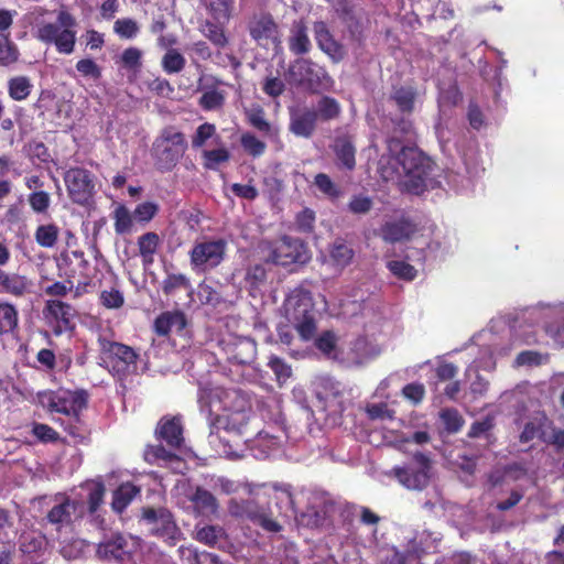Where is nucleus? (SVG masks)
<instances>
[{
  "label": "nucleus",
  "mask_w": 564,
  "mask_h": 564,
  "mask_svg": "<svg viewBox=\"0 0 564 564\" xmlns=\"http://www.w3.org/2000/svg\"><path fill=\"white\" fill-rule=\"evenodd\" d=\"M28 200L32 210L37 214L46 213L51 204L50 194L44 191H34L29 195Z\"/></svg>",
  "instance_id": "052dcab7"
},
{
  "label": "nucleus",
  "mask_w": 564,
  "mask_h": 564,
  "mask_svg": "<svg viewBox=\"0 0 564 564\" xmlns=\"http://www.w3.org/2000/svg\"><path fill=\"white\" fill-rule=\"evenodd\" d=\"M200 2L206 7L213 20L217 22L229 20L231 0H200Z\"/></svg>",
  "instance_id": "a18cd8bd"
},
{
  "label": "nucleus",
  "mask_w": 564,
  "mask_h": 564,
  "mask_svg": "<svg viewBox=\"0 0 564 564\" xmlns=\"http://www.w3.org/2000/svg\"><path fill=\"white\" fill-rule=\"evenodd\" d=\"M139 30L138 23L130 18L118 19L113 25V31L121 39H133L138 35Z\"/></svg>",
  "instance_id": "6e6d98bb"
},
{
  "label": "nucleus",
  "mask_w": 564,
  "mask_h": 564,
  "mask_svg": "<svg viewBox=\"0 0 564 564\" xmlns=\"http://www.w3.org/2000/svg\"><path fill=\"white\" fill-rule=\"evenodd\" d=\"M366 413L371 420H393L394 411L387 403H371L366 406Z\"/></svg>",
  "instance_id": "338daca9"
},
{
  "label": "nucleus",
  "mask_w": 564,
  "mask_h": 564,
  "mask_svg": "<svg viewBox=\"0 0 564 564\" xmlns=\"http://www.w3.org/2000/svg\"><path fill=\"white\" fill-rule=\"evenodd\" d=\"M417 91L412 86H401L393 89L391 100L394 101L398 109L403 113H411L414 110V104Z\"/></svg>",
  "instance_id": "c9c22d12"
},
{
  "label": "nucleus",
  "mask_w": 564,
  "mask_h": 564,
  "mask_svg": "<svg viewBox=\"0 0 564 564\" xmlns=\"http://www.w3.org/2000/svg\"><path fill=\"white\" fill-rule=\"evenodd\" d=\"M76 308L61 300H47L43 308V316L54 335L59 336L75 328Z\"/></svg>",
  "instance_id": "4468645a"
},
{
  "label": "nucleus",
  "mask_w": 564,
  "mask_h": 564,
  "mask_svg": "<svg viewBox=\"0 0 564 564\" xmlns=\"http://www.w3.org/2000/svg\"><path fill=\"white\" fill-rule=\"evenodd\" d=\"M268 366L274 372L279 382H285L292 375L291 367L280 357L271 356Z\"/></svg>",
  "instance_id": "680f3d73"
},
{
  "label": "nucleus",
  "mask_w": 564,
  "mask_h": 564,
  "mask_svg": "<svg viewBox=\"0 0 564 564\" xmlns=\"http://www.w3.org/2000/svg\"><path fill=\"white\" fill-rule=\"evenodd\" d=\"M229 516L240 521H248L269 533H279L282 525L273 518L270 506L261 505L254 499H236L228 501Z\"/></svg>",
  "instance_id": "423d86ee"
},
{
  "label": "nucleus",
  "mask_w": 564,
  "mask_h": 564,
  "mask_svg": "<svg viewBox=\"0 0 564 564\" xmlns=\"http://www.w3.org/2000/svg\"><path fill=\"white\" fill-rule=\"evenodd\" d=\"M186 326V318L182 312H164L154 321V330L160 336H166L170 332H181Z\"/></svg>",
  "instance_id": "c85d7f7f"
},
{
  "label": "nucleus",
  "mask_w": 564,
  "mask_h": 564,
  "mask_svg": "<svg viewBox=\"0 0 564 564\" xmlns=\"http://www.w3.org/2000/svg\"><path fill=\"white\" fill-rule=\"evenodd\" d=\"M99 299L100 303L110 310L120 308L124 303L123 294L116 289L104 290Z\"/></svg>",
  "instance_id": "774afa93"
},
{
  "label": "nucleus",
  "mask_w": 564,
  "mask_h": 564,
  "mask_svg": "<svg viewBox=\"0 0 564 564\" xmlns=\"http://www.w3.org/2000/svg\"><path fill=\"white\" fill-rule=\"evenodd\" d=\"M225 22H217L215 20H204L199 23V32L218 50L225 48L228 45V37L225 34Z\"/></svg>",
  "instance_id": "7c9ffc66"
},
{
  "label": "nucleus",
  "mask_w": 564,
  "mask_h": 564,
  "mask_svg": "<svg viewBox=\"0 0 564 564\" xmlns=\"http://www.w3.org/2000/svg\"><path fill=\"white\" fill-rule=\"evenodd\" d=\"M227 352L230 360L247 365L256 358L257 345L250 337H236L227 344Z\"/></svg>",
  "instance_id": "5701e85b"
},
{
  "label": "nucleus",
  "mask_w": 564,
  "mask_h": 564,
  "mask_svg": "<svg viewBox=\"0 0 564 564\" xmlns=\"http://www.w3.org/2000/svg\"><path fill=\"white\" fill-rule=\"evenodd\" d=\"M547 423V417L542 412L533 413L525 422L520 434L521 443H529L536 437H542V429Z\"/></svg>",
  "instance_id": "72a5a7b5"
},
{
  "label": "nucleus",
  "mask_w": 564,
  "mask_h": 564,
  "mask_svg": "<svg viewBox=\"0 0 564 564\" xmlns=\"http://www.w3.org/2000/svg\"><path fill=\"white\" fill-rule=\"evenodd\" d=\"M219 402L225 411L238 414L246 420V409L249 406L248 399L237 389H226L218 393Z\"/></svg>",
  "instance_id": "bb28decb"
},
{
  "label": "nucleus",
  "mask_w": 564,
  "mask_h": 564,
  "mask_svg": "<svg viewBox=\"0 0 564 564\" xmlns=\"http://www.w3.org/2000/svg\"><path fill=\"white\" fill-rule=\"evenodd\" d=\"M187 149L185 135L173 126L163 128L152 144V155L160 172L172 171Z\"/></svg>",
  "instance_id": "20e7f679"
},
{
  "label": "nucleus",
  "mask_w": 564,
  "mask_h": 564,
  "mask_svg": "<svg viewBox=\"0 0 564 564\" xmlns=\"http://www.w3.org/2000/svg\"><path fill=\"white\" fill-rule=\"evenodd\" d=\"M188 279L184 274H169L162 283V290L165 294H173L176 290L187 289Z\"/></svg>",
  "instance_id": "69168bd1"
},
{
  "label": "nucleus",
  "mask_w": 564,
  "mask_h": 564,
  "mask_svg": "<svg viewBox=\"0 0 564 564\" xmlns=\"http://www.w3.org/2000/svg\"><path fill=\"white\" fill-rule=\"evenodd\" d=\"M18 325V312L9 303L0 302V335L12 332Z\"/></svg>",
  "instance_id": "09e8293b"
},
{
  "label": "nucleus",
  "mask_w": 564,
  "mask_h": 564,
  "mask_svg": "<svg viewBox=\"0 0 564 564\" xmlns=\"http://www.w3.org/2000/svg\"><path fill=\"white\" fill-rule=\"evenodd\" d=\"M156 435L172 448H180L184 442L183 426L180 417L162 419L156 427Z\"/></svg>",
  "instance_id": "393cba45"
},
{
  "label": "nucleus",
  "mask_w": 564,
  "mask_h": 564,
  "mask_svg": "<svg viewBox=\"0 0 564 564\" xmlns=\"http://www.w3.org/2000/svg\"><path fill=\"white\" fill-rule=\"evenodd\" d=\"M240 143L242 149L253 158L261 156L267 149L265 143L250 132L241 135Z\"/></svg>",
  "instance_id": "603ef678"
},
{
  "label": "nucleus",
  "mask_w": 564,
  "mask_h": 564,
  "mask_svg": "<svg viewBox=\"0 0 564 564\" xmlns=\"http://www.w3.org/2000/svg\"><path fill=\"white\" fill-rule=\"evenodd\" d=\"M140 492V489L131 482H124L113 492L112 508L122 512L132 499Z\"/></svg>",
  "instance_id": "ea45409f"
},
{
  "label": "nucleus",
  "mask_w": 564,
  "mask_h": 564,
  "mask_svg": "<svg viewBox=\"0 0 564 564\" xmlns=\"http://www.w3.org/2000/svg\"><path fill=\"white\" fill-rule=\"evenodd\" d=\"M249 31L251 37L261 45L278 37V25L269 14L254 17L250 22Z\"/></svg>",
  "instance_id": "b1692460"
},
{
  "label": "nucleus",
  "mask_w": 564,
  "mask_h": 564,
  "mask_svg": "<svg viewBox=\"0 0 564 564\" xmlns=\"http://www.w3.org/2000/svg\"><path fill=\"white\" fill-rule=\"evenodd\" d=\"M67 194L73 203L85 206L95 194L94 174L82 167H72L64 174Z\"/></svg>",
  "instance_id": "ddd939ff"
},
{
  "label": "nucleus",
  "mask_w": 564,
  "mask_h": 564,
  "mask_svg": "<svg viewBox=\"0 0 564 564\" xmlns=\"http://www.w3.org/2000/svg\"><path fill=\"white\" fill-rule=\"evenodd\" d=\"M97 555L101 560L124 562L131 557L128 541L121 534L105 538L97 546Z\"/></svg>",
  "instance_id": "aec40b11"
},
{
  "label": "nucleus",
  "mask_w": 564,
  "mask_h": 564,
  "mask_svg": "<svg viewBox=\"0 0 564 564\" xmlns=\"http://www.w3.org/2000/svg\"><path fill=\"white\" fill-rule=\"evenodd\" d=\"M389 155L379 161V172L386 181H397L409 193L421 194L434 187V163L416 148H405L399 137L387 140Z\"/></svg>",
  "instance_id": "f257e3e1"
},
{
  "label": "nucleus",
  "mask_w": 564,
  "mask_h": 564,
  "mask_svg": "<svg viewBox=\"0 0 564 564\" xmlns=\"http://www.w3.org/2000/svg\"><path fill=\"white\" fill-rule=\"evenodd\" d=\"M340 111V105L335 98L323 96L317 101L315 113H317V120L321 119L322 121H330L338 118Z\"/></svg>",
  "instance_id": "a19ab883"
},
{
  "label": "nucleus",
  "mask_w": 564,
  "mask_h": 564,
  "mask_svg": "<svg viewBox=\"0 0 564 564\" xmlns=\"http://www.w3.org/2000/svg\"><path fill=\"white\" fill-rule=\"evenodd\" d=\"M115 231L118 235L132 232L133 220L129 209L124 205H119L113 210Z\"/></svg>",
  "instance_id": "49530a36"
},
{
  "label": "nucleus",
  "mask_w": 564,
  "mask_h": 564,
  "mask_svg": "<svg viewBox=\"0 0 564 564\" xmlns=\"http://www.w3.org/2000/svg\"><path fill=\"white\" fill-rule=\"evenodd\" d=\"M312 341V339L310 340ZM314 347L329 359L338 357V336L332 329L315 333L313 338Z\"/></svg>",
  "instance_id": "473e14b6"
},
{
  "label": "nucleus",
  "mask_w": 564,
  "mask_h": 564,
  "mask_svg": "<svg viewBox=\"0 0 564 564\" xmlns=\"http://www.w3.org/2000/svg\"><path fill=\"white\" fill-rule=\"evenodd\" d=\"M18 59V50L9 37L0 33V63L10 64Z\"/></svg>",
  "instance_id": "e2e57ef3"
},
{
  "label": "nucleus",
  "mask_w": 564,
  "mask_h": 564,
  "mask_svg": "<svg viewBox=\"0 0 564 564\" xmlns=\"http://www.w3.org/2000/svg\"><path fill=\"white\" fill-rule=\"evenodd\" d=\"M288 80L291 84L305 87L312 93L329 91L334 79L326 69L310 58L295 59L288 69Z\"/></svg>",
  "instance_id": "39448f33"
},
{
  "label": "nucleus",
  "mask_w": 564,
  "mask_h": 564,
  "mask_svg": "<svg viewBox=\"0 0 564 564\" xmlns=\"http://www.w3.org/2000/svg\"><path fill=\"white\" fill-rule=\"evenodd\" d=\"M204 166L207 170H216L219 164L229 161L230 153L225 148L207 150L203 153Z\"/></svg>",
  "instance_id": "864d4df0"
},
{
  "label": "nucleus",
  "mask_w": 564,
  "mask_h": 564,
  "mask_svg": "<svg viewBox=\"0 0 564 564\" xmlns=\"http://www.w3.org/2000/svg\"><path fill=\"white\" fill-rule=\"evenodd\" d=\"M0 286L6 293L22 296L29 289V281L24 276L8 274L0 270Z\"/></svg>",
  "instance_id": "e433bc0d"
},
{
  "label": "nucleus",
  "mask_w": 564,
  "mask_h": 564,
  "mask_svg": "<svg viewBox=\"0 0 564 564\" xmlns=\"http://www.w3.org/2000/svg\"><path fill=\"white\" fill-rule=\"evenodd\" d=\"M85 512L83 501L64 498L57 502L47 513V521L56 527L57 531L72 525L75 519L82 518Z\"/></svg>",
  "instance_id": "f3484780"
},
{
  "label": "nucleus",
  "mask_w": 564,
  "mask_h": 564,
  "mask_svg": "<svg viewBox=\"0 0 564 564\" xmlns=\"http://www.w3.org/2000/svg\"><path fill=\"white\" fill-rule=\"evenodd\" d=\"M144 458L150 464H161L172 462L177 458L171 451L165 449L162 445L148 446L144 451Z\"/></svg>",
  "instance_id": "3c124183"
},
{
  "label": "nucleus",
  "mask_w": 564,
  "mask_h": 564,
  "mask_svg": "<svg viewBox=\"0 0 564 564\" xmlns=\"http://www.w3.org/2000/svg\"><path fill=\"white\" fill-rule=\"evenodd\" d=\"M225 99L226 94L224 90L217 87H207L199 98V105L205 110H215L223 107Z\"/></svg>",
  "instance_id": "37998d69"
},
{
  "label": "nucleus",
  "mask_w": 564,
  "mask_h": 564,
  "mask_svg": "<svg viewBox=\"0 0 564 564\" xmlns=\"http://www.w3.org/2000/svg\"><path fill=\"white\" fill-rule=\"evenodd\" d=\"M315 393L326 417L336 424L346 409L348 397L345 384L329 376L315 379Z\"/></svg>",
  "instance_id": "1a4fd4ad"
},
{
  "label": "nucleus",
  "mask_w": 564,
  "mask_h": 564,
  "mask_svg": "<svg viewBox=\"0 0 564 564\" xmlns=\"http://www.w3.org/2000/svg\"><path fill=\"white\" fill-rule=\"evenodd\" d=\"M388 268L395 276L406 281H412L416 276L414 267L402 260L389 261Z\"/></svg>",
  "instance_id": "bf43d9fd"
},
{
  "label": "nucleus",
  "mask_w": 564,
  "mask_h": 564,
  "mask_svg": "<svg viewBox=\"0 0 564 564\" xmlns=\"http://www.w3.org/2000/svg\"><path fill=\"white\" fill-rule=\"evenodd\" d=\"M191 500L198 513L203 516L215 514L218 510V502L215 496L202 487L196 488Z\"/></svg>",
  "instance_id": "f704fd0d"
},
{
  "label": "nucleus",
  "mask_w": 564,
  "mask_h": 564,
  "mask_svg": "<svg viewBox=\"0 0 564 564\" xmlns=\"http://www.w3.org/2000/svg\"><path fill=\"white\" fill-rule=\"evenodd\" d=\"M334 510L335 503L328 494L313 491L307 498V509L302 516L308 518L307 524L319 527L324 524Z\"/></svg>",
  "instance_id": "a211bd4d"
},
{
  "label": "nucleus",
  "mask_w": 564,
  "mask_h": 564,
  "mask_svg": "<svg viewBox=\"0 0 564 564\" xmlns=\"http://www.w3.org/2000/svg\"><path fill=\"white\" fill-rule=\"evenodd\" d=\"M334 152L338 163L343 167L347 170L355 167V148L347 138H338L335 140Z\"/></svg>",
  "instance_id": "58836bf2"
},
{
  "label": "nucleus",
  "mask_w": 564,
  "mask_h": 564,
  "mask_svg": "<svg viewBox=\"0 0 564 564\" xmlns=\"http://www.w3.org/2000/svg\"><path fill=\"white\" fill-rule=\"evenodd\" d=\"M159 212V205L154 202H144L137 205L133 216L139 223L151 221Z\"/></svg>",
  "instance_id": "0e129e2a"
},
{
  "label": "nucleus",
  "mask_w": 564,
  "mask_h": 564,
  "mask_svg": "<svg viewBox=\"0 0 564 564\" xmlns=\"http://www.w3.org/2000/svg\"><path fill=\"white\" fill-rule=\"evenodd\" d=\"M185 57L176 50L170 48L162 58V67L167 74H176L185 67Z\"/></svg>",
  "instance_id": "8fccbe9b"
},
{
  "label": "nucleus",
  "mask_w": 564,
  "mask_h": 564,
  "mask_svg": "<svg viewBox=\"0 0 564 564\" xmlns=\"http://www.w3.org/2000/svg\"><path fill=\"white\" fill-rule=\"evenodd\" d=\"M416 230V226L408 218L386 221L380 228V237L387 242H400L409 239Z\"/></svg>",
  "instance_id": "4be33fe9"
},
{
  "label": "nucleus",
  "mask_w": 564,
  "mask_h": 564,
  "mask_svg": "<svg viewBox=\"0 0 564 564\" xmlns=\"http://www.w3.org/2000/svg\"><path fill=\"white\" fill-rule=\"evenodd\" d=\"M88 497V509L93 513L95 512L100 503L102 502L105 487L101 482L90 481L85 485Z\"/></svg>",
  "instance_id": "5fc2aeb1"
},
{
  "label": "nucleus",
  "mask_w": 564,
  "mask_h": 564,
  "mask_svg": "<svg viewBox=\"0 0 564 564\" xmlns=\"http://www.w3.org/2000/svg\"><path fill=\"white\" fill-rule=\"evenodd\" d=\"M24 149L32 161L37 160L40 163H47L51 160L46 145L41 141L32 140L28 142Z\"/></svg>",
  "instance_id": "13d9d810"
},
{
  "label": "nucleus",
  "mask_w": 564,
  "mask_h": 564,
  "mask_svg": "<svg viewBox=\"0 0 564 564\" xmlns=\"http://www.w3.org/2000/svg\"><path fill=\"white\" fill-rule=\"evenodd\" d=\"M354 256L355 252L352 248L343 240H336L329 249V259L332 264L339 270L347 267L351 262Z\"/></svg>",
  "instance_id": "4c0bfd02"
},
{
  "label": "nucleus",
  "mask_w": 564,
  "mask_h": 564,
  "mask_svg": "<svg viewBox=\"0 0 564 564\" xmlns=\"http://www.w3.org/2000/svg\"><path fill=\"white\" fill-rule=\"evenodd\" d=\"M378 354L376 347L366 337L360 336L351 341L346 361L349 366H361Z\"/></svg>",
  "instance_id": "a878e982"
},
{
  "label": "nucleus",
  "mask_w": 564,
  "mask_h": 564,
  "mask_svg": "<svg viewBox=\"0 0 564 564\" xmlns=\"http://www.w3.org/2000/svg\"><path fill=\"white\" fill-rule=\"evenodd\" d=\"M311 47L312 44L304 21H293L289 36L290 51L295 55H304L310 52Z\"/></svg>",
  "instance_id": "cd10ccee"
},
{
  "label": "nucleus",
  "mask_w": 564,
  "mask_h": 564,
  "mask_svg": "<svg viewBox=\"0 0 564 564\" xmlns=\"http://www.w3.org/2000/svg\"><path fill=\"white\" fill-rule=\"evenodd\" d=\"M261 251L267 262L283 267L305 263L310 258L305 245L300 239L289 236L263 242Z\"/></svg>",
  "instance_id": "9d476101"
},
{
  "label": "nucleus",
  "mask_w": 564,
  "mask_h": 564,
  "mask_svg": "<svg viewBox=\"0 0 564 564\" xmlns=\"http://www.w3.org/2000/svg\"><path fill=\"white\" fill-rule=\"evenodd\" d=\"M32 87L33 85L25 76L12 77L8 82L9 96L15 101L26 99L31 94Z\"/></svg>",
  "instance_id": "79ce46f5"
},
{
  "label": "nucleus",
  "mask_w": 564,
  "mask_h": 564,
  "mask_svg": "<svg viewBox=\"0 0 564 564\" xmlns=\"http://www.w3.org/2000/svg\"><path fill=\"white\" fill-rule=\"evenodd\" d=\"M225 536V530L219 525L197 528L195 539L208 546H215Z\"/></svg>",
  "instance_id": "de8ad7c7"
},
{
  "label": "nucleus",
  "mask_w": 564,
  "mask_h": 564,
  "mask_svg": "<svg viewBox=\"0 0 564 564\" xmlns=\"http://www.w3.org/2000/svg\"><path fill=\"white\" fill-rule=\"evenodd\" d=\"M137 243L143 267L152 265L161 243L159 235L153 231L145 232L138 238Z\"/></svg>",
  "instance_id": "c756f323"
},
{
  "label": "nucleus",
  "mask_w": 564,
  "mask_h": 564,
  "mask_svg": "<svg viewBox=\"0 0 564 564\" xmlns=\"http://www.w3.org/2000/svg\"><path fill=\"white\" fill-rule=\"evenodd\" d=\"M314 37L317 46L334 62L344 58L343 46L334 39L327 24L324 21H316L313 25Z\"/></svg>",
  "instance_id": "412c9836"
},
{
  "label": "nucleus",
  "mask_w": 564,
  "mask_h": 564,
  "mask_svg": "<svg viewBox=\"0 0 564 564\" xmlns=\"http://www.w3.org/2000/svg\"><path fill=\"white\" fill-rule=\"evenodd\" d=\"M314 184L323 194L332 199L338 198L341 195L339 187L330 180L327 174L318 173L315 176Z\"/></svg>",
  "instance_id": "4d7b16f0"
},
{
  "label": "nucleus",
  "mask_w": 564,
  "mask_h": 564,
  "mask_svg": "<svg viewBox=\"0 0 564 564\" xmlns=\"http://www.w3.org/2000/svg\"><path fill=\"white\" fill-rule=\"evenodd\" d=\"M283 315L302 341L307 343L314 338L317 312L310 290L303 285L293 289L284 300Z\"/></svg>",
  "instance_id": "f03ea898"
},
{
  "label": "nucleus",
  "mask_w": 564,
  "mask_h": 564,
  "mask_svg": "<svg viewBox=\"0 0 564 564\" xmlns=\"http://www.w3.org/2000/svg\"><path fill=\"white\" fill-rule=\"evenodd\" d=\"M142 518L150 525V531L162 538L169 545H175L180 541L182 532L169 510L147 508L143 510Z\"/></svg>",
  "instance_id": "2eb2a0df"
},
{
  "label": "nucleus",
  "mask_w": 564,
  "mask_h": 564,
  "mask_svg": "<svg viewBox=\"0 0 564 564\" xmlns=\"http://www.w3.org/2000/svg\"><path fill=\"white\" fill-rule=\"evenodd\" d=\"M76 25V19L68 11L61 10L55 23L36 25L35 37L45 44L54 45L58 53L69 55L75 50Z\"/></svg>",
  "instance_id": "7ed1b4c3"
},
{
  "label": "nucleus",
  "mask_w": 564,
  "mask_h": 564,
  "mask_svg": "<svg viewBox=\"0 0 564 564\" xmlns=\"http://www.w3.org/2000/svg\"><path fill=\"white\" fill-rule=\"evenodd\" d=\"M39 402L51 412H56L77 420L80 411L86 406L83 393L68 390L44 391L39 393Z\"/></svg>",
  "instance_id": "f8f14e48"
},
{
  "label": "nucleus",
  "mask_w": 564,
  "mask_h": 564,
  "mask_svg": "<svg viewBox=\"0 0 564 564\" xmlns=\"http://www.w3.org/2000/svg\"><path fill=\"white\" fill-rule=\"evenodd\" d=\"M389 475L406 489L423 490L430 481L431 460L426 455L416 453L410 463L393 467Z\"/></svg>",
  "instance_id": "9b49d317"
},
{
  "label": "nucleus",
  "mask_w": 564,
  "mask_h": 564,
  "mask_svg": "<svg viewBox=\"0 0 564 564\" xmlns=\"http://www.w3.org/2000/svg\"><path fill=\"white\" fill-rule=\"evenodd\" d=\"M228 242L225 238H202L189 250V264L194 272L207 273L218 268L225 260Z\"/></svg>",
  "instance_id": "6e6552de"
},
{
  "label": "nucleus",
  "mask_w": 564,
  "mask_h": 564,
  "mask_svg": "<svg viewBox=\"0 0 564 564\" xmlns=\"http://www.w3.org/2000/svg\"><path fill=\"white\" fill-rule=\"evenodd\" d=\"M274 425L270 432L268 430L260 431L257 435L256 446L253 448V456L258 459H264L270 454L279 448L283 442V438H291L285 425L284 416L281 412L276 413L274 419Z\"/></svg>",
  "instance_id": "dca6fc26"
},
{
  "label": "nucleus",
  "mask_w": 564,
  "mask_h": 564,
  "mask_svg": "<svg viewBox=\"0 0 564 564\" xmlns=\"http://www.w3.org/2000/svg\"><path fill=\"white\" fill-rule=\"evenodd\" d=\"M59 229L54 224L41 225L36 228L34 238L43 248H53L58 239Z\"/></svg>",
  "instance_id": "c03bdc74"
},
{
  "label": "nucleus",
  "mask_w": 564,
  "mask_h": 564,
  "mask_svg": "<svg viewBox=\"0 0 564 564\" xmlns=\"http://www.w3.org/2000/svg\"><path fill=\"white\" fill-rule=\"evenodd\" d=\"M98 344L100 365L111 373L124 377L137 371L138 354L133 348L121 343L111 341L105 337H99Z\"/></svg>",
  "instance_id": "0eeeda50"
},
{
  "label": "nucleus",
  "mask_w": 564,
  "mask_h": 564,
  "mask_svg": "<svg viewBox=\"0 0 564 564\" xmlns=\"http://www.w3.org/2000/svg\"><path fill=\"white\" fill-rule=\"evenodd\" d=\"M248 122L271 140L279 137V129L265 119V112L261 107H253L246 112Z\"/></svg>",
  "instance_id": "2f4dec72"
},
{
  "label": "nucleus",
  "mask_w": 564,
  "mask_h": 564,
  "mask_svg": "<svg viewBox=\"0 0 564 564\" xmlns=\"http://www.w3.org/2000/svg\"><path fill=\"white\" fill-rule=\"evenodd\" d=\"M317 126V113L307 107L290 108L289 130L294 135L310 139Z\"/></svg>",
  "instance_id": "6ab92c4d"
}]
</instances>
